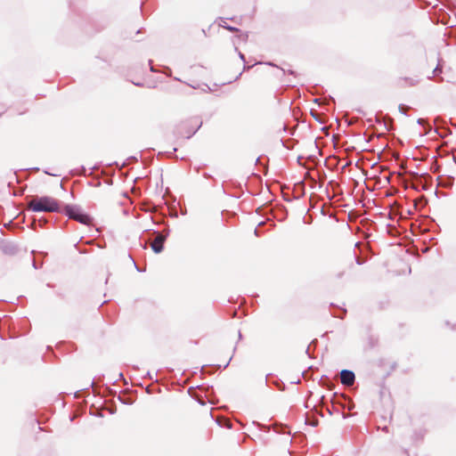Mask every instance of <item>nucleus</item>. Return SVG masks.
<instances>
[{
    "label": "nucleus",
    "instance_id": "obj_1",
    "mask_svg": "<svg viewBox=\"0 0 456 456\" xmlns=\"http://www.w3.org/2000/svg\"><path fill=\"white\" fill-rule=\"evenodd\" d=\"M28 208L33 212L60 213L62 211L59 200L49 196H35L28 202Z\"/></svg>",
    "mask_w": 456,
    "mask_h": 456
},
{
    "label": "nucleus",
    "instance_id": "obj_2",
    "mask_svg": "<svg viewBox=\"0 0 456 456\" xmlns=\"http://www.w3.org/2000/svg\"><path fill=\"white\" fill-rule=\"evenodd\" d=\"M61 212L69 219L76 220L82 224L90 225L93 224V217L84 212L78 205L65 204Z\"/></svg>",
    "mask_w": 456,
    "mask_h": 456
},
{
    "label": "nucleus",
    "instance_id": "obj_3",
    "mask_svg": "<svg viewBox=\"0 0 456 456\" xmlns=\"http://www.w3.org/2000/svg\"><path fill=\"white\" fill-rule=\"evenodd\" d=\"M154 233L157 234V237L151 243V248L154 253L159 254L164 250V243L169 235V229L167 228V233H159L158 232H154Z\"/></svg>",
    "mask_w": 456,
    "mask_h": 456
},
{
    "label": "nucleus",
    "instance_id": "obj_4",
    "mask_svg": "<svg viewBox=\"0 0 456 456\" xmlns=\"http://www.w3.org/2000/svg\"><path fill=\"white\" fill-rule=\"evenodd\" d=\"M340 381L344 386H352L355 381V374L350 370H342L340 371Z\"/></svg>",
    "mask_w": 456,
    "mask_h": 456
},
{
    "label": "nucleus",
    "instance_id": "obj_5",
    "mask_svg": "<svg viewBox=\"0 0 456 456\" xmlns=\"http://www.w3.org/2000/svg\"><path fill=\"white\" fill-rule=\"evenodd\" d=\"M2 251L6 255H15L18 252V247L13 242H4L1 245Z\"/></svg>",
    "mask_w": 456,
    "mask_h": 456
},
{
    "label": "nucleus",
    "instance_id": "obj_6",
    "mask_svg": "<svg viewBox=\"0 0 456 456\" xmlns=\"http://www.w3.org/2000/svg\"><path fill=\"white\" fill-rule=\"evenodd\" d=\"M426 433L427 430L425 428L415 429L412 435V440L414 442L421 441L424 438Z\"/></svg>",
    "mask_w": 456,
    "mask_h": 456
},
{
    "label": "nucleus",
    "instance_id": "obj_7",
    "mask_svg": "<svg viewBox=\"0 0 456 456\" xmlns=\"http://www.w3.org/2000/svg\"><path fill=\"white\" fill-rule=\"evenodd\" d=\"M201 126H202V121L198 122L196 124L195 127H191V128L188 129V131L184 134V137L187 139H190L192 135H194L196 134V132L201 127Z\"/></svg>",
    "mask_w": 456,
    "mask_h": 456
},
{
    "label": "nucleus",
    "instance_id": "obj_8",
    "mask_svg": "<svg viewBox=\"0 0 456 456\" xmlns=\"http://www.w3.org/2000/svg\"><path fill=\"white\" fill-rule=\"evenodd\" d=\"M287 427L281 424H276L273 427V430L278 434H289V431L287 430Z\"/></svg>",
    "mask_w": 456,
    "mask_h": 456
},
{
    "label": "nucleus",
    "instance_id": "obj_9",
    "mask_svg": "<svg viewBox=\"0 0 456 456\" xmlns=\"http://www.w3.org/2000/svg\"><path fill=\"white\" fill-rule=\"evenodd\" d=\"M222 21L224 22V24L220 23V26L225 29H227L228 31L230 32H240V29L236 27H233V26H231V25H228L225 21H224V19H221Z\"/></svg>",
    "mask_w": 456,
    "mask_h": 456
},
{
    "label": "nucleus",
    "instance_id": "obj_10",
    "mask_svg": "<svg viewBox=\"0 0 456 456\" xmlns=\"http://www.w3.org/2000/svg\"><path fill=\"white\" fill-rule=\"evenodd\" d=\"M281 142L282 145L289 150H291L294 148L295 141L293 139H289L286 141L281 139Z\"/></svg>",
    "mask_w": 456,
    "mask_h": 456
},
{
    "label": "nucleus",
    "instance_id": "obj_11",
    "mask_svg": "<svg viewBox=\"0 0 456 456\" xmlns=\"http://www.w3.org/2000/svg\"><path fill=\"white\" fill-rule=\"evenodd\" d=\"M338 310L339 311V313L334 312L332 314V315L334 317H337V318H339V319H344V317H345V315L346 314V308L338 307Z\"/></svg>",
    "mask_w": 456,
    "mask_h": 456
},
{
    "label": "nucleus",
    "instance_id": "obj_12",
    "mask_svg": "<svg viewBox=\"0 0 456 456\" xmlns=\"http://www.w3.org/2000/svg\"><path fill=\"white\" fill-rule=\"evenodd\" d=\"M401 81H403L405 83L403 86H413L417 85V83H418V80H416L414 78H410V77H403L401 79Z\"/></svg>",
    "mask_w": 456,
    "mask_h": 456
},
{
    "label": "nucleus",
    "instance_id": "obj_13",
    "mask_svg": "<svg viewBox=\"0 0 456 456\" xmlns=\"http://www.w3.org/2000/svg\"><path fill=\"white\" fill-rule=\"evenodd\" d=\"M221 365H203L201 367V372L202 373H213V371L209 372V369H220Z\"/></svg>",
    "mask_w": 456,
    "mask_h": 456
},
{
    "label": "nucleus",
    "instance_id": "obj_14",
    "mask_svg": "<svg viewBox=\"0 0 456 456\" xmlns=\"http://www.w3.org/2000/svg\"><path fill=\"white\" fill-rule=\"evenodd\" d=\"M398 108H399V111L403 115H407V110L411 109L410 106H407L404 104H400Z\"/></svg>",
    "mask_w": 456,
    "mask_h": 456
},
{
    "label": "nucleus",
    "instance_id": "obj_15",
    "mask_svg": "<svg viewBox=\"0 0 456 456\" xmlns=\"http://www.w3.org/2000/svg\"><path fill=\"white\" fill-rule=\"evenodd\" d=\"M275 386H276V387H277V388H278L279 390H281V391L285 390V387H285V384H284L282 381H277V382L275 383Z\"/></svg>",
    "mask_w": 456,
    "mask_h": 456
},
{
    "label": "nucleus",
    "instance_id": "obj_16",
    "mask_svg": "<svg viewBox=\"0 0 456 456\" xmlns=\"http://www.w3.org/2000/svg\"><path fill=\"white\" fill-rule=\"evenodd\" d=\"M118 400L124 404H132L133 401L131 399H125L122 396L118 395Z\"/></svg>",
    "mask_w": 456,
    "mask_h": 456
},
{
    "label": "nucleus",
    "instance_id": "obj_17",
    "mask_svg": "<svg viewBox=\"0 0 456 456\" xmlns=\"http://www.w3.org/2000/svg\"><path fill=\"white\" fill-rule=\"evenodd\" d=\"M163 73L166 74L167 77L172 76V70L169 67H165L163 69Z\"/></svg>",
    "mask_w": 456,
    "mask_h": 456
},
{
    "label": "nucleus",
    "instance_id": "obj_18",
    "mask_svg": "<svg viewBox=\"0 0 456 456\" xmlns=\"http://www.w3.org/2000/svg\"><path fill=\"white\" fill-rule=\"evenodd\" d=\"M306 424L311 425L313 427H316L318 425V419H314L313 420L306 419Z\"/></svg>",
    "mask_w": 456,
    "mask_h": 456
},
{
    "label": "nucleus",
    "instance_id": "obj_19",
    "mask_svg": "<svg viewBox=\"0 0 456 456\" xmlns=\"http://www.w3.org/2000/svg\"><path fill=\"white\" fill-rule=\"evenodd\" d=\"M238 37L242 39V40H244V41H246L248 39V33H241L240 32V35H238Z\"/></svg>",
    "mask_w": 456,
    "mask_h": 456
},
{
    "label": "nucleus",
    "instance_id": "obj_20",
    "mask_svg": "<svg viewBox=\"0 0 456 456\" xmlns=\"http://www.w3.org/2000/svg\"><path fill=\"white\" fill-rule=\"evenodd\" d=\"M234 49H235V51H236V52H238V54H239L240 59L242 61H244V62H245V61H246V60H245V55H244L241 52H240L236 46H235V48H234Z\"/></svg>",
    "mask_w": 456,
    "mask_h": 456
},
{
    "label": "nucleus",
    "instance_id": "obj_21",
    "mask_svg": "<svg viewBox=\"0 0 456 456\" xmlns=\"http://www.w3.org/2000/svg\"><path fill=\"white\" fill-rule=\"evenodd\" d=\"M438 72H441V67H440V64L438 63L437 66L435 68L433 73L435 76L437 75Z\"/></svg>",
    "mask_w": 456,
    "mask_h": 456
},
{
    "label": "nucleus",
    "instance_id": "obj_22",
    "mask_svg": "<svg viewBox=\"0 0 456 456\" xmlns=\"http://www.w3.org/2000/svg\"><path fill=\"white\" fill-rule=\"evenodd\" d=\"M257 426L258 428L261 429V430H264V431H268L269 430V428L266 427L265 425H263V424H259L257 423Z\"/></svg>",
    "mask_w": 456,
    "mask_h": 456
},
{
    "label": "nucleus",
    "instance_id": "obj_23",
    "mask_svg": "<svg viewBox=\"0 0 456 456\" xmlns=\"http://www.w3.org/2000/svg\"><path fill=\"white\" fill-rule=\"evenodd\" d=\"M32 265L35 269H39L42 267V264H40L39 265H37V263L36 262V260H33L32 261Z\"/></svg>",
    "mask_w": 456,
    "mask_h": 456
},
{
    "label": "nucleus",
    "instance_id": "obj_24",
    "mask_svg": "<svg viewBox=\"0 0 456 456\" xmlns=\"http://www.w3.org/2000/svg\"><path fill=\"white\" fill-rule=\"evenodd\" d=\"M128 257L133 261V263L134 264V266L136 268V271L138 272H142V270L137 266L136 263L134 262V258L132 257V256L130 254H128Z\"/></svg>",
    "mask_w": 456,
    "mask_h": 456
},
{
    "label": "nucleus",
    "instance_id": "obj_25",
    "mask_svg": "<svg viewBox=\"0 0 456 456\" xmlns=\"http://www.w3.org/2000/svg\"><path fill=\"white\" fill-rule=\"evenodd\" d=\"M448 132H449V129L444 128V134H440V133L438 132V128H436V133H437V134H438L440 136H442V137H443V136H445V134H446Z\"/></svg>",
    "mask_w": 456,
    "mask_h": 456
},
{
    "label": "nucleus",
    "instance_id": "obj_26",
    "mask_svg": "<svg viewBox=\"0 0 456 456\" xmlns=\"http://www.w3.org/2000/svg\"><path fill=\"white\" fill-rule=\"evenodd\" d=\"M283 199L285 201H288V202H290L292 200V199L287 194H283Z\"/></svg>",
    "mask_w": 456,
    "mask_h": 456
},
{
    "label": "nucleus",
    "instance_id": "obj_27",
    "mask_svg": "<svg viewBox=\"0 0 456 456\" xmlns=\"http://www.w3.org/2000/svg\"><path fill=\"white\" fill-rule=\"evenodd\" d=\"M425 122H426V121H425V119H423V118H419V119L417 120V123H418L419 125H420V126H424Z\"/></svg>",
    "mask_w": 456,
    "mask_h": 456
},
{
    "label": "nucleus",
    "instance_id": "obj_28",
    "mask_svg": "<svg viewBox=\"0 0 456 456\" xmlns=\"http://www.w3.org/2000/svg\"><path fill=\"white\" fill-rule=\"evenodd\" d=\"M145 378H148L149 379H151V380L153 379V376L150 371H148L146 373Z\"/></svg>",
    "mask_w": 456,
    "mask_h": 456
},
{
    "label": "nucleus",
    "instance_id": "obj_29",
    "mask_svg": "<svg viewBox=\"0 0 456 456\" xmlns=\"http://www.w3.org/2000/svg\"><path fill=\"white\" fill-rule=\"evenodd\" d=\"M128 160H129L130 162H136V161H137V158H136V157L132 156V157L128 158Z\"/></svg>",
    "mask_w": 456,
    "mask_h": 456
},
{
    "label": "nucleus",
    "instance_id": "obj_30",
    "mask_svg": "<svg viewBox=\"0 0 456 456\" xmlns=\"http://www.w3.org/2000/svg\"><path fill=\"white\" fill-rule=\"evenodd\" d=\"M45 223H46V220H45V219H40V220H39V224H40L41 226H43Z\"/></svg>",
    "mask_w": 456,
    "mask_h": 456
},
{
    "label": "nucleus",
    "instance_id": "obj_31",
    "mask_svg": "<svg viewBox=\"0 0 456 456\" xmlns=\"http://www.w3.org/2000/svg\"><path fill=\"white\" fill-rule=\"evenodd\" d=\"M150 64H151V61L150 60ZM151 72H157V70L154 69V67L152 65H151Z\"/></svg>",
    "mask_w": 456,
    "mask_h": 456
},
{
    "label": "nucleus",
    "instance_id": "obj_32",
    "mask_svg": "<svg viewBox=\"0 0 456 456\" xmlns=\"http://www.w3.org/2000/svg\"><path fill=\"white\" fill-rule=\"evenodd\" d=\"M363 261L361 260L360 258H356V264L357 265H362Z\"/></svg>",
    "mask_w": 456,
    "mask_h": 456
},
{
    "label": "nucleus",
    "instance_id": "obj_33",
    "mask_svg": "<svg viewBox=\"0 0 456 456\" xmlns=\"http://www.w3.org/2000/svg\"><path fill=\"white\" fill-rule=\"evenodd\" d=\"M256 236H259V230H258V227H256L254 231Z\"/></svg>",
    "mask_w": 456,
    "mask_h": 456
},
{
    "label": "nucleus",
    "instance_id": "obj_34",
    "mask_svg": "<svg viewBox=\"0 0 456 456\" xmlns=\"http://www.w3.org/2000/svg\"><path fill=\"white\" fill-rule=\"evenodd\" d=\"M231 360H232V357L229 359V361H228V362L225 363V365L224 366V369H225V368H227V366L229 365V363H230V362H231Z\"/></svg>",
    "mask_w": 456,
    "mask_h": 456
},
{
    "label": "nucleus",
    "instance_id": "obj_35",
    "mask_svg": "<svg viewBox=\"0 0 456 456\" xmlns=\"http://www.w3.org/2000/svg\"><path fill=\"white\" fill-rule=\"evenodd\" d=\"M199 403H200L201 405H204L205 404V402L201 399V400H198Z\"/></svg>",
    "mask_w": 456,
    "mask_h": 456
},
{
    "label": "nucleus",
    "instance_id": "obj_36",
    "mask_svg": "<svg viewBox=\"0 0 456 456\" xmlns=\"http://www.w3.org/2000/svg\"><path fill=\"white\" fill-rule=\"evenodd\" d=\"M305 354H308V355H309V357H312V356L310 355V354H309V346L306 348V350H305Z\"/></svg>",
    "mask_w": 456,
    "mask_h": 456
},
{
    "label": "nucleus",
    "instance_id": "obj_37",
    "mask_svg": "<svg viewBox=\"0 0 456 456\" xmlns=\"http://www.w3.org/2000/svg\"><path fill=\"white\" fill-rule=\"evenodd\" d=\"M288 129H289L288 126H287V125H284V126H283V131H285V132H286Z\"/></svg>",
    "mask_w": 456,
    "mask_h": 456
},
{
    "label": "nucleus",
    "instance_id": "obj_38",
    "mask_svg": "<svg viewBox=\"0 0 456 456\" xmlns=\"http://www.w3.org/2000/svg\"><path fill=\"white\" fill-rule=\"evenodd\" d=\"M135 86H142V84H141L140 82H137V83H134Z\"/></svg>",
    "mask_w": 456,
    "mask_h": 456
},
{
    "label": "nucleus",
    "instance_id": "obj_39",
    "mask_svg": "<svg viewBox=\"0 0 456 456\" xmlns=\"http://www.w3.org/2000/svg\"><path fill=\"white\" fill-rule=\"evenodd\" d=\"M31 170L37 172V171H39V168L38 167H33V168H31Z\"/></svg>",
    "mask_w": 456,
    "mask_h": 456
},
{
    "label": "nucleus",
    "instance_id": "obj_40",
    "mask_svg": "<svg viewBox=\"0 0 456 456\" xmlns=\"http://www.w3.org/2000/svg\"><path fill=\"white\" fill-rule=\"evenodd\" d=\"M248 69H250V67H249V66H246V65H244V70Z\"/></svg>",
    "mask_w": 456,
    "mask_h": 456
},
{
    "label": "nucleus",
    "instance_id": "obj_41",
    "mask_svg": "<svg viewBox=\"0 0 456 456\" xmlns=\"http://www.w3.org/2000/svg\"><path fill=\"white\" fill-rule=\"evenodd\" d=\"M302 376H303L304 378H305V377H306V371H303Z\"/></svg>",
    "mask_w": 456,
    "mask_h": 456
},
{
    "label": "nucleus",
    "instance_id": "obj_42",
    "mask_svg": "<svg viewBox=\"0 0 456 456\" xmlns=\"http://www.w3.org/2000/svg\"><path fill=\"white\" fill-rule=\"evenodd\" d=\"M45 174L49 175H53V174L49 173L48 171H45Z\"/></svg>",
    "mask_w": 456,
    "mask_h": 456
},
{
    "label": "nucleus",
    "instance_id": "obj_43",
    "mask_svg": "<svg viewBox=\"0 0 456 456\" xmlns=\"http://www.w3.org/2000/svg\"><path fill=\"white\" fill-rule=\"evenodd\" d=\"M192 390H193V387H190V388L188 389L189 394H191V391H192Z\"/></svg>",
    "mask_w": 456,
    "mask_h": 456
},
{
    "label": "nucleus",
    "instance_id": "obj_44",
    "mask_svg": "<svg viewBox=\"0 0 456 456\" xmlns=\"http://www.w3.org/2000/svg\"><path fill=\"white\" fill-rule=\"evenodd\" d=\"M266 64H268L270 66H274V64L273 62H267Z\"/></svg>",
    "mask_w": 456,
    "mask_h": 456
},
{
    "label": "nucleus",
    "instance_id": "obj_45",
    "mask_svg": "<svg viewBox=\"0 0 456 456\" xmlns=\"http://www.w3.org/2000/svg\"><path fill=\"white\" fill-rule=\"evenodd\" d=\"M438 119H439V118H436V119H435V124L436 125L437 124Z\"/></svg>",
    "mask_w": 456,
    "mask_h": 456
},
{
    "label": "nucleus",
    "instance_id": "obj_46",
    "mask_svg": "<svg viewBox=\"0 0 456 456\" xmlns=\"http://www.w3.org/2000/svg\"><path fill=\"white\" fill-rule=\"evenodd\" d=\"M241 337H242V336H241V333H240V331H239V339H240V338H241Z\"/></svg>",
    "mask_w": 456,
    "mask_h": 456
},
{
    "label": "nucleus",
    "instance_id": "obj_47",
    "mask_svg": "<svg viewBox=\"0 0 456 456\" xmlns=\"http://www.w3.org/2000/svg\"><path fill=\"white\" fill-rule=\"evenodd\" d=\"M311 115H313L314 117V118L317 119V118L314 116L313 111H311Z\"/></svg>",
    "mask_w": 456,
    "mask_h": 456
},
{
    "label": "nucleus",
    "instance_id": "obj_48",
    "mask_svg": "<svg viewBox=\"0 0 456 456\" xmlns=\"http://www.w3.org/2000/svg\"><path fill=\"white\" fill-rule=\"evenodd\" d=\"M263 224H264V222H260V223H259V224H258V226H261V225H263Z\"/></svg>",
    "mask_w": 456,
    "mask_h": 456
},
{
    "label": "nucleus",
    "instance_id": "obj_49",
    "mask_svg": "<svg viewBox=\"0 0 456 456\" xmlns=\"http://www.w3.org/2000/svg\"><path fill=\"white\" fill-rule=\"evenodd\" d=\"M78 394H79V392H77V393L75 394V396H76V397H78Z\"/></svg>",
    "mask_w": 456,
    "mask_h": 456
},
{
    "label": "nucleus",
    "instance_id": "obj_50",
    "mask_svg": "<svg viewBox=\"0 0 456 456\" xmlns=\"http://www.w3.org/2000/svg\"><path fill=\"white\" fill-rule=\"evenodd\" d=\"M175 80L181 81L178 77H175Z\"/></svg>",
    "mask_w": 456,
    "mask_h": 456
},
{
    "label": "nucleus",
    "instance_id": "obj_51",
    "mask_svg": "<svg viewBox=\"0 0 456 456\" xmlns=\"http://www.w3.org/2000/svg\"><path fill=\"white\" fill-rule=\"evenodd\" d=\"M161 233H167V229L164 230Z\"/></svg>",
    "mask_w": 456,
    "mask_h": 456
}]
</instances>
